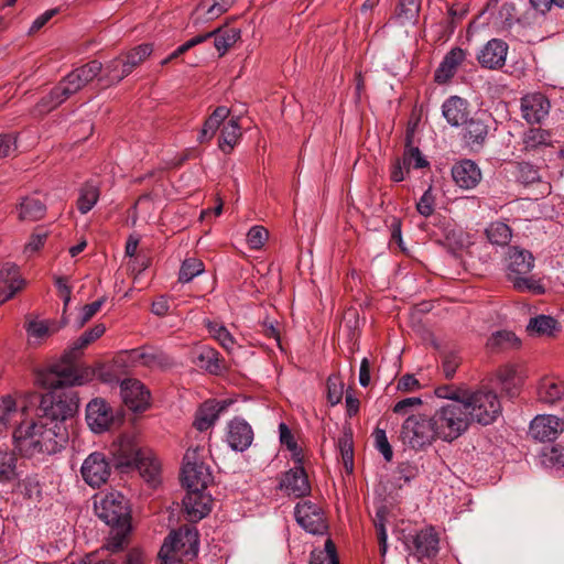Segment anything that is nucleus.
I'll return each instance as SVG.
<instances>
[{
	"instance_id": "obj_60",
	"label": "nucleus",
	"mask_w": 564,
	"mask_h": 564,
	"mask_svg": "<svg viewBox=\"0 0 564 564\" xmlns=\"http://www.w3.org/2000/svg\"><path fill=\"white\" fill-rule=\"evenodd\" d=\"M547 133L541 129H530L524 137L525 149H533L540 144H546Z\"/></svg>"
},
{
	"instance_id": "obj_30",
	"label": "nucleus",
	"mask_w": 564,
	"mask_h": 564,
	"mask_svg": "<svg viewBox=\"0 0 564 564\" xmlns=\"http://www.w3.org/2000/svg\"><path fill=\"white\" fill-rule=\"evenodd\" d=\"M466 53L460 47L452 48L444 57L435 72V82L447 83L455 74L458 66L464 62Z\"/></svg>"
},
{
	"instance_id": "obj_55",
	"label": "nucleus",
	"mask_w": 564,
	"mask_h": 564,
	"mask_svg": "<svg viewBox=\"0 0 564 564\" xmlns=\"http://www.w3.org/2000/svg\"><path fill=\"white\" fill-rule=\"evenodd\" d=\"M269 238L268 230L262 226H253L247 234V243L250 249H261Z\"/></svg>"
},
{
	"instance_id": "obj_50",
	"label": "nucleus",
	"mask_w": 564,
	"mask_h": 564,
	"mask_svg": "<svg viewBox=\"0 0 564 564\" xmlns=\"http://www.w3.org/2000/svg\"><path fill=\"white\" fill-rule=\"evenodd\" d=\"M420 12V3L417 0H400L395 11V19L405 24L416 21Z\"/></svg>"
},
{
	"instance_id": "obj_26",
	"label": "nucleus",
	"mask_w": 564,
	"mask_h": 564,
	"mask_svg": "<svg viewBox=\"0 0 564 564\" xmlns=\"http://www.w3.org/2000/svg\"><path fill=\"white\" fill-rule=\"evenodd\" d=\"M30 399L26 395L20 403L21 412L14 399L10 395L3 397L0 402V432L7 430L12 424H20L18 416H26L29 411Z\"/></svg>"
},
{
	"instance_id": "obj_56",
	"label": "nucleus",
	"mask_w": 564,
	"mask_h": 564,
	"mask_svg": "<svg viewBox=\"0 0 564 564\" xmlns=\"http://www.w3.org/2000/svg\"><path fill=\"white\" fill-rule=\"evenodd\" d=\"M375 446L382 454L387 462H390L393 456L392 447L388 441L386 431L377 427L373 431Z\"/></svg>"
},
{
	"instance_id": "obj_9",
	"label": "nucleus",
	"mask_w": 564,
	"mask_h": 564,
	"mask_svg": "<svg viewBox=\"0 0 564 564\" xmlns=\"http://www.w3.org/2000/svg\"><path fill=\"white\" fill-rule=\"evenodd\" d=\"M198 553V532L195 527L184 525L171 532L159 552L163 560H173V554L194 558Z\"/></svg>"
},
{
	"instance_id": "obj_39",
	"label": "nucleus",
	"mask_w": 564,
	"mask_h": 564,
	"mask_svg": "<svg viewBox=\"0 0 564 564\" xmlns=\"http://www.w3.org/2000/svg\"><path fill=\"white\" fill-rule=\"evenodd\" d=\"M102 70V64L99 61H90L85 65L75 68L69 74L77 87L82 90L93 82Z\"/></svg>"
},
{
	"instance_id": "obj_32",
	"label": "nucleus",
	"mask_w": 564,
	"mask_h": 564,
	"mask_svg": "<svg viewBox=\"0 0 564 564\" xmlns=\"http://www.w3.org/2000/svg\"><path fill=\"white\" fill-rule=\"evenodd\" d=\"M204 35H209V39H215L214 46L217 50L218 55L221 57L237 41L240 40L241 32L239 29L236 28L226 29L224 26H220L210 32L205 33Z\"/></svg>"
},
{
	"instance_id": "obj_61",
	"label": "nucleus",
	"mask_w": 564,
	"mask_h": 564,
	"mask_svg": "<svg viewBox=\"0 0 564 564\" xmlns=\"http://www.w3.org/2000/svg\"><path fill=\"white\" fill-rule=\"evenodd\" d=\"M417 212L424 216L429 217L434 212V195L432 194V189L429 188L421 196L420 200L416 203Z\"/></svg>"
},
{
	"instance_id": "obj_19",
	"label": "nucleus",
	"mask_w": 564,
	"mask_h": 564,
	"mask_svg": "<svg viewBox=\"0 0 564 564\" xmlns=\"http://www.w3.org/2000/svg\"><path fill=\"white\" fill-rule=\"evenodd\" d=\"M0 283L4 285L0 288V304L12 299L25 285V281L20 274L19 267L12 262H6L0 268Z\"/></svg>"
},
{
	"instance_id": "obj_28",
	"label": "nucleus",
	"mask_w": 564,
	"mask_h": 564,
	"mask_svg": "<svg viewBox=\"0 0 564 564\" xmlns=\"http://www.w3.org/2000/svg\"><path fill=\"white\" fill-rule=\"evenodd\" d=\"M133 467L151 487L161 482V464L151 449L147 448Z\"/></svg>"
},
{
	"instance_id": "obj_64",
	"label": "nucleus",
	"mask_w": 564,
	"mask_h": 564,
	"mask_svg": "<svg viewBox=\"0 0 564 564\" xmlns=\"http://www.w3.org/2000/svg\"><path fill=\"white\" fill-rule=\"evenodd\" d=\"M115 533L108 539V542L106 544L107 550H109L112 553L119 552L124 544L126 534L129 531V529L121 530L120 528H113Z\"/></svg>"
},
{
	"instance_id": "obj_4",
	"label": "nucleus",
	"mask_w": 564,
	"mask_h": 564,
	"mask_svg": "<svg viewBox=\"0 0 564 564\" xmlns=\"http://www.w3.org/2000/svg\"><path fill=\"white\" fill-rule=\"evenodd\" d=\"M438 438L452 443L465 434L470 426V416L463 401L446 402L432 414Z\"/></svg>"
},
{
	"instance_id": "obj_40",
	"label": "nucleus",
	"mask_w": 564,
	"mask_h": 564,
	"mask_svg": "<svg viewBox=\"0 0 564 564\" xmlns=\"http://www.w3.org/2000/svg\"><path fill=\"white\" fill-rule=\"evenodd\" d=\"M196 364L210 373H218L223 369L219 352L208 346H204L196 351Z\"/></svg>"
},
{
	"instance_id": "obj_37",
	"label": "nucleus",
	"mask_w": 564,
	"mask_h": 564,
	"mask_svg": "<svg viewBox=\"0 0 564 564\" xmlns=\"http://www.w3.org/2000/svg\"><path fill=\"white\" fill-rule=\"evenodd\" d=\"M464 139L469 144H481L488 134V124L486 120L476 116L467 119L465 122Z\"/></svg>"
},
{
	"instance_id": "obj_44",
	"label": "nucleus",
	"mask_w": 564,
	"mask_h": 564,
	"mask_svg": "<svg viewBox=\"0 0 564 564\" xmlns=\"http://www.w3.org/2000/svg\"><path fill=\"white\" fill-rule=\"evenodd\" d=\"M152 51V45L141 44L129 51L124 56H121L123 59V73L131 74L137 66L151 55Z\"/></svg>"
},
{
	"instance_id": "obj_25",
	"label": "nucleus",
	"mask_w": 564,
	"mask_h": 564,
	"mask_svg": "<svg viewBox=\"0 0 564 564\" xmlns=\"http://www.w3.org/2000/svg\"><path fill=\"white\" fill-rule=\"evenodd\" d=\"M228 401H216V400H207L205 401L196 411L194 427L198 431L204 432L210 429L216 421L218 420L220 413H223L227 406Z\"/></svg>"
},
{
	"instance_id": "obj_43",
	"label": "nucleus",
	"mask_w": 564,
	"mask_h": 564,
	"mask_svg": "<svg viewBox=\"0 0 564 564\" xmlns=\"http://www.w3.org/2000/svg\"><path fill=\"white\" fill-rule=\"evenodd\" d=\"M241 137V128L238 118H231L221 129L219 138V149L223 152H229Z\"/></svg>"
},
{
	"instance_id": "obj_17",
	"label": "nucleus",
	"mask_w": 564,
	"mask_h": 564,
	"mask_svg": "<svg viewBox=\"0 0 564 564\" xmlns=\"http://www.w3.org/2000/svg\"><path fill=\"white\" fill-rule=\"evenodd\" d=\"M508 44L500 39L489 40L478 52L477 61L481 67L498 69L505 66L508 54Z\"/></svg>"
},
{
	"instance_id": "obj_21",
	"label": "nucleus",
	"mask_w": 564,
	"mask_h": 564,
	"mask_svg": "<svg viewBox=\"0 0 564 564\" xmlns=\"http://www.w3.org/2000/svg\"><path fill=\"white\" fill-rule=\"evenodd\" d=\"M280 488L289 496L305 497L311 492V485L303 466H295L288 470L280 482Z\"/></svg>"
},
{
	"instance_id": "obj_54",
	"label": "nucleus",
	"mask_w": 564,
	"mask_h": 564,
	"mask_svg": "<svg viewBox=\"0 0 564 564\" xmlns=\"http://www.w3.org/2000/svg\"><path fill=\"white\" fill-rule=\"evenodd\" d=\"M338 447L341 454L343 463L345 469L348 473H352L354 470V443L352 436L350 433H345L338 440Z\"/></svg>"
},
{
	"instance_id": "obj_38",
	"label": "nucleus",
	"mask_w": 564,
	"mask_h": 564,
	"mask_svg": "<svg viewBox=\"0 0 564 564\" xmlns=\"http://www.w3.org/2000/svg\"><path fill=\"white\" fill-rule=\"evenodd\" d=\"M230 110L225 106L217 107L213 113L206 119L199 135L200 143L209 141L218 130L220 123L229 116Z\"/></svg>"
},
{
	"instance_id": "obj_36",
	"label": "nucleus",
	"mask_w": 564,
	"mask_h": 564,
	"mask_svg": "<svg viewBox=\"0 0 564 564\" xmlns=\"http://www.w3.org/2000/svg\"><path fill=\"white\" fill-rule=\"evenodd\" d=\"M66 100L61 95V91L56 87V85L46 94L43 96L30 110V113L34 118H41L45 115L52 112L55 110L58 106H61Z\"/></svg>"
},
{
	"instance_id": "obj_3",
	"label": "nucleus",
	"mask_w": 564,
	"mask_h": 564,
	"mask_svg": "<svg viewBox=\"0 0 564 564\" xmlns=\"http://www.w3.org/2000/svg\"><path fill=\"white\" fill-rule=\"evenodd\" d=\"M534 268V257L525 249L511 247L506 257V275L512 286L520 292L543 294L544 286L531 271Z\"/></svg>"
},
{
	"instance_id": "obj_31",
	"label": "nucleus",
	"mask_w": 564,
	"mask_h": 564,
	"mask_svg": "<svg viewBox=\"0 0 564 564\" xmlns=\"http://www.w3.org/2000/svg\"><path fill=\"white\" fill-rule=\"evenodd\" d=\"M131 359L150 368H164L172 365L171 358L165 352L154 348L134 349L131 351Z\"/></svg>"
},
{
	"instance_id": "obj_41",
	"label": "nucleus",
	"mask_w": 564,
	"mask_h": 564,
	"mask_svg": "<svg viewBox=\"0 0 564 564\" xmlns=\"http://www.w3.org/2000/svg\"><path fill=\"white\" fill-rule=\"evenodd\" d=\"M204 325L207 328L210 336L217 340L223 348L227 351H231L236 346V340L226 326L217 321L205 319Z\"/></svg>"
},
{
	"instance_id": "obj_53",
	"label": "nucleus",
	"mask_w": 564,
	"mask_h": 564,
	"mask_svg": "<svg viewBox=\"0 0 564 564\" xmlns=\"http://www.w3.org/2000/svg\"><path fill=\"white\" fill-rule=\"evenodd\" d=\"M204 272V263L197 258H186L181 265L178 281L191 282L195 276Z\"/></svg>"
},
{
	"instance_id": "obj_48",
	"label": "nucleus",
	"mask_w": 564,
	"mask_h": 564,
	"mask_svg": "<svg viewBox=\"0 0 564 564\" xmlns=\"http://www.w3.org/2000/svg\"><path fill=\"white\" fill-rule=\"evenodd\" d=\"M442 359V369L447 379H451L456 373L457 368L462 362L458 351L453 347H445L440 350Z\"/></svg>"
},
{
	"instance_id": "obj_47",
	"label": "nucleus",
	"mask_w": 564,
	"mask_h": 564,
	"mask_svg": "<svg viewBox=\"0 0 564 564\" xmlns=\"http://www.w3.org/2000/svg\"><path fill=\"white\" fill-rule=\"evenodd\" d=\"M17 476V457L14 453L0 449V482H10Z\"/></svg>"
},
{
	"instance_id": "obj_7",
	"label": "nucleus",
	"mask_w": 564,
	"mask_h": 564,
	"mask_svg": "<svg viewBox=\"0 0 564 564\" xmlns=\"http://www.w3.org/2000/svg\"><path fill=\"white\" fill-rule=\"evenodd\" d=\"M401 438L413 449H423L440 440L434 420L425 414H412L401 426Z\"/></svg>"
},
{
	"instance_id": "obj_33",
	"label": "nucleus",
	"mask_w": 564,
	"mask_h": 564,
	"mask_svg": "<svg viewBox=\"0 0 564 564\" xmlns=\"http://www.w3.org/2000/svg\"><path fill=\"white\" fill-rule=\"evenodd\" d=\"M46 214L45 204L34 196L24 197L18 206V218L21 221H36Z\"/></svg>"
},
{
	"instance_id": "obj_27",
	"label": "nucleus",
	"mask_w": 564,
	"mask_h": 564,
	"mask_svg": "<svg viewBox=\"0 0 564 564\" xmlns=\"http://www.w3.org/2000/svg\"><path fill=\"white\" fill-rule=\"evenodd\" d=\"M442 113L452 127H460L469 117L468 102L458 96H452L444 101Z\"/></svg>"
},
{
	"instance_id": "obj_45",
	"label": "nucleus",
	"mask_w": 564,
	"mask_h": 564,
	"mask_svg": "<svg viewBox=\"0 0 564 564\" xmlns=\"http://www.w3.org/2000/svg\"><path fill=\"white\" fill-rule=\"evenodd\" d=\"M128 75L129 73H123V59L119 56L106 64L105 75L98 80L105 83L104 87H109L118 84Z\"/></svg>"
},
{
	"instance_id": "obj_42",
	"label": "nucleus",
	"mask_w": 564,
	"mask_h": 564,
	"mask_svg": "<svg viewBox=\"0 0 564 564\" xmlns=\"http://www.w3.org/2000/svg\"><path fill=\"white\" fill-rule=\"evenodd\" d=\"M99 187L93 182H86L79 189L77 209L80 214L90 212L99 199Z\"/></svg>"
},
{
	"instance_id": "obj_16",
	"label": "nucleus",
	"mask_w": 564,
	"mask_h": 564,
	"mask_svg": "<svg viewBox=\"0 0 564 564\" xmlns=\"http://www.w3.org/2000/svg\"><path fill=\"white\" fill-rule=\"evenodd\" d=\"M253 436V430L246 420L235 417L228 422L226 442L231 449L245 452L252 444Z\"/></svg>"
},
{
	"instance_id": "obj_13",
	"label": "nucleus",
	"mask_w": 564,
	"mask_h": 564,
	"mask_svg": "<svg viewBox=\"0 0 564 564\" xmlns=\"http://www.w3.org/2000/svg\"><path fill=\"white\" fill-rule=\"evenodd\" d=\"M564 431V421L555 415L540 414L530 423V434L540 442H554Z\"/></svg>"
},
{
	"instance_id": "obj_6",
	"label": "nucleus",
	"mask_w": 564,
	"mask_h": 564,
	"mask_svg": "<svg viewBox=\"0 0 564 564\" xmlns=\"http://www.w3.org/2000/svg\"><path fill=\"white\" fill-rule=\"evenodd\" d=\"M470 416V423L481 425L494 423L501 414V403L496 392L487 389L467 391L463 401Z\"/></svg>"
},
{
	"instance_id": "obj_2",
	"label": "nucleus",
	"mask_w": 564,
	"mask_h": 564,
	"mask_svg": "<svg viewBox=\"0 0 564 564\" xmlns=\"http://www.w3.org/2000/svg\"><path fill=\"white\" fill-rule=\"evenodd\" d=\"M13 438L17 448L28 456L36 454H54L66 441L64 426L55 422L50 424L48 421L37 416L35 422L26 423L21 421L13 432Z\"/></svg>"
},
{
	"instance_id": "obj_18",
	"label": "nucleus",
	"mask_w": 564,
	"mask_h": 564,
	"mask_svg": "<svg viewBox=\"0 0 564 564\" xmlns=\"http://www.w3.org/2000/svg\"><path fill=\"white\" fill-rule=\"evenodd\" d=\"M86 421L95 433L108 430L113 421V412L102 399H94L86 406Z\"/></svg>"
},
{
	"instance_id": "obj_34",
	"label": "nucleus",
	"mask_w": 564,
	"mask_h": 564,
	"mask_svg": "<svg viewBox=\"0 0 564 564\" xmlns=\"http://www.w3.org/2000/svg\"><path fill=\"white\" fill-rule=\"evenodd\" d=\"M564 395V382L554 378H544L538 388L539 400L546 404H553Z\"/></svg>"
},
{
	"instance_id": "obj_35",
	"label": "nucleus",
	"mask_w": 564,
	"mask_h": 564,
	"mask_svg": "<svg viewBox=\"0 0 564 564\" xmlns=\"http://www.w3.org/2000/svg\"><path fill=\"white\" fill-rule=\"evenodd\" d=\"M61 326L48 319L31 321L26 325V333L32 344H41L44 339L58 332Z\"/></svg>"
},
{
	"instance_id": "obj_8",
	"label": "nucleus",
	"mask_w": 564,
	"mask_h": 564,
	"mask_svg": "<svg viewBox=\"0 0 564 564\" xmlns=\"http://www.w3.org/2000/svg\"><path fill=\"white\" fill-rule=\"evenodd\" d=\"M97 517L111 528L130 529V508L124 496L111 491L95 502Z\"/></svg>"
},
{
	"instance_id": "obj_1",
	"label": "nucleus",
	"mask_w": 564,
	"mask_h": 564,
	"mask_svg": "<svg viewBox=\"0 0 564 564\" xmlns=\"http://www.w3.org/2000/svg\"><path fill=\"white\" fill-rule=\"evenodd\" d=\"M106 332L104 324H97L85 332L63 354L61 360L46 369L36 372L35 381L44 389L57 390L63 387L83 386L94 380L96 371L91 367H77L75 361L82 350L100 338Z\"/></svg>"
},
{
	"instance_id": "obj_52",
	"label": "nucleus",
	"mask_w": 564,
	"mask_h": 564,
	"mask_svg": "<svg viewBox=\"0 0 564 564\" xmlns=\"http://www.w3.org/2000/svg\"><path fill=\"white\" fill-rule=\"evenodd\" d=\"M557 322L551 316L539 315L531 318L528 324V330L538 335H552L556 329Z\"/></svg>"
},
{
	"instance_id": "obj_12",
	"label": "nucleus",
	"mask_w": 564,
	"mask_h": 564,
	"mask_svg": "<svg viewBox=\"0 0 564 564\" xmlns=\"http://www.w3.org/2000/svg\"><path fill=\"white\" fill-rule=\"evenodd\" d=\"M294 514L296 522L311 534L323 535L328 530L322 507L311 500L299 502L295 506Z\"/></svg>"
},
{
	"instance_id": "obj_46",
	"label": "nucleus",
	"mask_w": 564,
	"mask_h": 564,
	"mask_svg": "<svg viewBox=\"0 0 564 564\" xmlns=\"http://www.w3.org/2000/svg\"><path fill=\"white\" fill-rule=\"evenodd\" d=\"M486 236L492 245L506 246L512 237L511 228L502 221H494L486 228Z\"/></svg>"
},
{
	"instance_id": "obj_11",
	"label": "nucleus",
	"mask_w": 564,
	"mask_h": 564,
	"mask_svg": "<svg viewBox=\"0 0 564 564\" xmlns=\"http://www.w3.org/2000/svg\"><path fill=\"white\" fill-rule=\"evenodd\" d=\"M112 464L102 452L90 453L82 463L80 476L86 485L96 489L104 486L110 478Z\"/></svg>"
},
{
	"instance_id": "obj_62",
	"label": "nucleus",
	"mask_w": 564,
	"mask_h": 564,
	"mask_svg": "<svg viewBox=\"0 0 564 564\" xmlns=\"http://www.w3.org/2000/svg\"><path fill=\"white\" fill-rule=\"evenodd\" d=\"M467 391L468 390L453 389L449 386H442L435 390V394L438 398L447 399V402L464 401V397H466Z\"/></svg>"
},
{
	"instance_id": "obj_14",
	"label": "nucleus",
	"mask_w": 564,
	"mask_h": 564,
	"mask_svg": "<svg viewBox=\"0 0 564 564\" xmlns=\"http://www.w3.org/2000/svg\"><path fill=\"white\" fill-rule=\"evenodd\" d=\"M213 499L206 489L187 488V494L183 499L184 511L192 522H197L205 518L212 509Z\"/></svg>"
},
{
	"instance_id": "obj_20",
	"label": "nucleus",
	"mask_w": 564,
	"mask_h": 564,
	"mask_svg": "<svg viewBox=\"0 0 564 564\" xmlns=\"http://www.w3.org/2000/svg\"><path fill=\"white\" fill-rule=\"evenodd\" d=\"M549 111L550 101L543 94H529L521 98L522 117L529 123L541 122Z\"/></svg>"
},
{
	"instance_id": "obj_23",
	"label": "nucleus",
	"mask_w": 564,
	"mask_h": 564,
	"mask_svg": "<svg viewBox=\"0 0 564 564\" xmlns=\"http://www.w3.org/2000/svg\"><path fill=\"white\" fill-rule=\"evenodd\" d=\"M236 0H202L195 8L192 19L194 25L206 23L226 13Z\"/></svg>"
},
{
	"instance_id": "obj_63",
	"label": "nucleus",
	"mask_w": 564,
	"mask_h": 564,
	"mask_svg": "<svg viewBox=\"0 0 564 564\" xmlns=\"http://www.w3.org/2000/svg\"><path fill=\"white\" fill-rule=\"evenodd\" d=\"M56 87L65 100L80 91L69 73L57 83Z\"/></svg>"
},
{
	"instance_id": "obj_58",
	"label": "nucleus",
	"mask_w": 564,
	"mask_h": 564,
	"mask_svg": "<svg viewBox=\"0 0 564 564\" xmlns=\"http://www.w3.org/2000/svg\"><path fill=\"white\" fill-rule=\"evenodd\" d=\"M518 339L514 334L508 330H500L495 333L487 341L488 347H506L509 345L517 344Z\"/></svg>"
},
{
	"instance_id": "obj_5",
	"label": "nucleus",
	"mask_w": 564,
	"mask_h": 564,
	"mask_svg": "<svg viewBox=\"0 0 564 564\" xmlns=\"http://www.w3.org/2000/svg\"><path fill=\"white\" fill-rule=\"evenodd\" d=\"M30 403L36 404L39 408L36 416H41L43 420L48 421L50 424L58 422L63 425V422L74 415L78 409V401L74 397H67L65 393H47L45 395H37L36 393L29 394Z\"/></svg>"
},
{
	"instance_id": "obj_57",
	"label": "nucleus",
	"mask_w": 564,
	"mask_h": 564,
	"mask_svg": "<svg viewBox=\"0 0 564 564\" xmlns=\"http://www.w3.org/2000/svg\"><path fill=\"white\" fill-rule=\"evenodd\" d=\"M517 177L521 183L528 185V184H532V183L539 181L540 174H539L538 169L534 165L527 163V162H522V163H519V165H518Z\"/></svg>"
},
{
	"instance_id": "obj_29",
	"label": "nucleus",
	"mask_w": 564,
	"mask_h": 564,
	"mask_svg": "<svg viewBox=\"0 0 564 564\" xmlns=\"http://www.w3.org/2000/svg\"><path fill=\"white\" fill-rule=\"evenodd\" d=\"M147 448L140 447L131 437H121L118 441L113 455L121 467H133Z\"/></svg>"
},
{
	"instance_id": "obj_10",
	"label": "nucleus",
	"mask_w": 564,
	"mask_h": 564,
	"mask_svg": "<svg viewBox=\"0 0 564 564\" xmlns=\"http://www.w3.org/2000/svg\"><path fill=\"white\" fill-rule=\"evenodd\" d=\"M203 449L188 448L184 455L182 481L186 488L206 489L212 481L209 467L203 460Z\"/></svg>"
},
{
	"instance_id": "obj_24",
	"label": "nucleus",
	"mask_w": 564,
	"mask_h": 564,
	"mask_svg": "<svg viewBox=\"0 0 564 564\" xmlns=\"http://www.w3.org/2000/svg\"><path fill=\"white\" fill-rule=\"evenodd\" d=\"M414 555L419 558H432L437 555L440 550V538L433 527H427L419 531L412 538Z\"/></svg>"
},
{
	"instance_id": "obj_51",
	"label": "nucleus",
	"mask_w": 564,
	"mask_h": 564,
	"mask_svg": "<svg viewBox=\"0 0 564 564\" xmlns=\"http://www.w3.org/2000/svg\"><path fill=\"white\" fill-rule=\"evenodd\" d=\"M310 564H339L336 546L330 539L325 541L323 550H313L311 552Z\"/></svg>"
},
{
	"instance_id": "obj_49",
	"label": "nucleus",
	"mask_w": 564,
	"mask_h": 564,
	"mask_svg": "<svg viewBox=\"0 0 564 564\" xmlns=\"http://www.w3.org/2000/svg\"><path fill=\"white\" fill-rule=\"evenodd\" d=\"M408 145L402 156V163L405 166V171L410 169H423L429 166L427 160L422 155L421 151L416 147H410L411 135L408 134Z\"/></svg>"
},
{
	"instance_id": "obj_59",
	"label": "nucleus",
	"mask_w": 564,
	"mask_h": 564,
	"mask_svg": "<svg viewBox=\"0 0 564 564\" xmlns=\"http://www.w3.org/2000/svg\"><path fill=\"white\" fill-rule=\"evenodd\" d=\"M344 393V384L337 379L328 378L327 380V400L332 405H336L341 401Z\"/></svg>"
},
{
	"instance_id": "obj_22",
	"label": "nucleus",
	"mask_w": 564,
	"mask_h": 564,
	"mask_svg": "<svg viewBox=\"0 0 564 564\" xmlns=\"http://www.w3.org/2000/svg\"><path fill=\"white\" fill-rule=\"evenodd\" d=\"M452 177L460 188L471 189L481 181V171L474 161L465 159L453 165Z\"/></svg>"
},
{
	"instance_id": "obj_15",
	"label": "nucleus",
	"mask_w": 564,
	"mask_h": 564,
	"mask_svg": "<svg viewBox=\"0 0 564 564\" xmlns=\"http://www.w3.org/2000/svg\"><path fill=\"white\" fill-rule=\"evenodd\" d=\"M123 403L133 412H143L150 404V392L135 379H127L120 386Z\"/></svg>"
}]
</instances>
